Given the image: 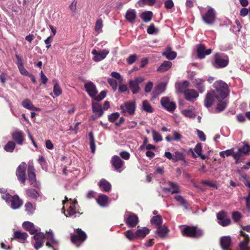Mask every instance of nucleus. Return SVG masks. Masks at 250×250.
I'll use <instances>...</instances> for the list:
<instances>
[{"mask_svg":"<svg viewBox=\"0 0 250 250\" xmlns=\"http://www.w3.org/2000/svg\"><path fill=\"white\" fill-rule=\"evenodd\" d=\"M182 232L183 235L194 238L200 237L203 234V232L202 229H197L194 227L189 226L185 227L182 230Z\"/></svg>","mask_w":250,"mask_h":250,"instance_id":"obj_6","label":"nucleus"},{"mask_svg":"<svg viewBox=\"0 0 250 250\" xmlns=\"http://www.w3.org/2000/svg\"><path fill=\"white\" fill-rule=\"evenodd\" d=\"M157 31L158 30L155 28L154 24H151L147 29V32L149 34H153L156 33Z\"/></svg>","mask_w":250,"mask_h":250,"instance_id":"obj_63","label":"nucleus"},{"mask_svg":"<svg viewBox=\"0 0 250 250\" xmlns=\"http://www.w3.org/2000/svg\"><path fill=\"white\" fill-rule=\"evenodd\" d=\"M238 151L244 154H248L250 152V146L245 145L238 148Z\"/></svg>","mask_w":250,"mask_h":250,"instance_id":"obj_57","label":"nucleus"},{"mask_svg":"<svg viewBox=\"0 0 250 250\" xmlns=\"http://www.w3.org/2000/svg\"><path fill=\"white\" fill-rule=\"evenodd\" d=\"M128 85L133 94H137L139 93L140 88L139 85L135 82L133 81L132 80L129 81Z\"/></svg>","mask_w":250,"mask_h":250,"instance_id":"obj_38","label":"nucleus"},{"mask_svg":"<svg viewBox=\"0 0 250 250\" xmlns=\"http://www.w3.org/2000/svg\"><path fill=\"white\" fill-rule=\"evenodd\" d=\"M16 147V144L13 141H9L4 146V150L7 152H13Z\"/></svg>","mask_w":250,"mask_h":250,"instance_id":"obj_42","label":"nucleus"},{"mask_svg":"<svg viewBox=\"0 0 250 250\" xmlns=\"http://www.w3.org/2000/svg\"><path fill=\"white\" fill-rule=\"evenodd\" d=\"M85 91L91 98H93L98 93V90L95 84L91 81H88L84 85Z\"/></svg>","mask_w":250,"mask_h":250,"instance_id":"obj_16","label":"nucleus"},{"mask_svg":"<svg viewBox=\"0 0 250 250\" xmlns=\"http://www.w3.org/2000/svg\"><path fill=\"white\" fill-rule=\"evenodd\" d=\"M25 210L27 214H33L36 210V204L32 203L30 202H27L24 205Z\"/></svg>","mask_w":250,"mask_h":250,"instance_id":"obj_33","label":"nucleus"},{"mask_svg":"<svg viewBox=\"0 0 250 250\" xmlns=\"http://www.w3.org/2000/svg\"><path fill=\"white\" fill-rule=\"evenodd\" d=\"M137 239H143L149 232V229L146 227H143L141 229H137L136 231Z\"/></svg>","mask_w":250,"mask_h":250,"instance_id":"obj_31","label":"nucleus"},{"mask_svg":"<svg viewBox=\"0 0 250 250\" xmlns=\"http://www.w3.org/2000/svg\"><path fill=\"white\" fill-rule=\"evenodd\" d=\"M174 199L178 202L180 205L184 207L186 209H188V205L186 200L181 195H176Z\"/></svg>","mask_w":250,"mask_h":250,"instance_id":"obj_49","label":"nucleus"},{"mask_svg":"<svg viewBox=\"0 0 250 250\" xmlns=\"http://www.w3.org/2000/svg\"><path fill=\"white\" fill-rule=\"evenodd\" d=\"M120 116L118 112H114L108 115V119L109 122L114 123Z\"/></svg>","mask_w":250,"mask_h":250,"instance_id":"obj_58","label":"nucleus"},{"mask_svg":"<svg viewBox=\"0 0 250 250\" xmlns=\"http://www.w3.org/2000/svg\"><path fill=\"white\" fill-rule=\"evenodd\" d=\"M65 200L63 201V207L62 208V212L65 214V216L75 217L77 214H79V212L77 210L78 204L76 200L68 199L66 196H65Z\"/></svg>","mask_w":250,"mask_h":250,"instance_id":"obj_1","label":"nucleus"},{"mask_svg":"<svg viewBox=\"0 0 250 250\" xmlns=\"http://www.w3.org/2000/svg\"><path fill=\"white\" fill-rule=\"evenodd\" d=\"M12 139L19 145H22L24 140V133L22 131L16 130L12 134Z\"/></svg>","mask_w":250,"mask_h":250,"instance_id":"obj_21","label":"nucleus"},{"mask_svg":"<svg viewBox=\"0 0 250 250\" xmlns=\"http://www.w3.org/2000/svg\"><path fill=\"white\" fill-rule=\"evenodd\" d=\"M226 213L223 211H220L217 214V218L218 220V223L223 226L226 227L230 224V219L229 218H226Z\"/></svg>","mask_w":250,"mask_h":250,"instance_id":"obj_19","label":"nucleus"},{"mask_svg":"<svg viewBox=\"0 0 250 250\" xmlns=\"http://www.w3.org/2000/svg\"><path fill=\"white\" fill-rule=\"evenodd\" d=\"M89 143H90V148L92 153H94L96 149V145L95 144V140L94 135L92 132L89 133Z\"/></svg>","mask_w":250,"mask_h":250,"instance_id":"obj_45","label":"nucleus"},{"mask_svg":"<svg viewBox=\"0 0 250 250\" xmlns=\"http://www.w3.org/2000/svg\"><path fill=\"white\" fill-rule=\"evenodd\" d=\"M231 240L229 236H225L220 239L221 246L223 250H231L229 248L231 246Z\"/></svg>","mask_w":250,"mask_h":250,"instance_id":"obj_23","label":"nucleus"},{"mask_svg":"<svg viewBox=\"0 0 250 250\" xmlns=\"http://www.w3.org/2000/svg\"><path fill=\"white\" fill-rule=\"evenodd\" d=\"M46 232L47 235L46 236V246L53 250H58L59 242L55 238L53 231L51 229H49Z\"/></svg>","mask_w":250,"mask_h":250,"instance_id":"obj_8","label":"nucleus"},{"mask_svg":"<svg viewBox=\"0 0 250 250\" xmlns=\"http://www.w3.org/2000/svg\"><path fill=\"white\" fill-rule=\"evenodd\" d=\"M207 11L201 13L202 19L207 24L212 25L216 20V12L213 8L209 6H207Z\"/></svg>","mask_w":250,"mask_h":250,"instance_id":"obj_5","label":"nucleus"},{"mask_svg":"<svg viewBox=\"0 0 250 250\" xmlns=\"http://www.w3.org/2000/svg\"><path fill=\"white\" fill-rule=\"evenodd\" d=\"M1 198L13 209L19 208L22 204V201L17 195L11 196L9 193H6L1 195Z\"/></svg>","mask_w":250,"mask_h":250,"instance_id":"obj_4","label":"nucleus"},{"mask_svg":"<svg viewBox=\"0 0 250 250\" xmlns=\"http://www.w3.org/2000/svg\"><path fill=\"white\" fill-rule=\"evenodd\" d=\"M53 82H56L54 85V87H53V94L55 95V96H54L52 95V94H51V95L53 98H55V97H58L59 96H60L62 93V90L61 87L60 86L58 83H57V81L54 80Z\"/></svg>","mask_w":250,"mask_h":250,"instance_id":"obj_40","label":"nucleus"},{"mask_svg":"<svg viewBox=\"0 0 250 250\" xmlns=\"http://www.w3.org/2000/svg\"><path fill=\"white\" fill-rule=\"evenodd\" d=\"M92 109L93 112L95 115H97L98 117H101L104 113V111L102 105L98 103L92 102Z\"/></svg>","mask_w":250,"mask_h":250,"instance_id":"obj_26","label":"nucleus"},{"mask_svg":"<svg viewBox=\"0 0 250 250\" xmlns=\"http://www.w3.org/2000/svg\"><path fill=\"white\" fill-rule=\"evenodd\" d=\"M26 164L22 162L17 167L16 175L18 180L22 184H24L26 181Z\"/></svg>","mask_w":250,"mask_h":250,"instance_id":"obj_11","label":"nucleus"},{"mask_svg":"<svg viewBox=\"0 0 250 250\" xmlns=\"http://www.w3.org/2000/svg\"><path fill=\"white\" fill-rule=\"evenodd\" d=\"M137 17L136 12L135 10L130 9L126 12L125 18L130 22H133Z\"/></svg>","mask_w":250,"mask_h":250,"instance_id":"obj_30","label":"nucleus"},{"mask_svg":"<svg viewBox=\"0 0 250 250\" xmlns=\"http://www.w3.org/2000/svg\"><path fill=\"white\" fill-rule=\"evenodd\" d=\"M241 234L244 236H245V240L241 242L239 244V248L240 250H246L248 246L249 243V236L245 233L241 231Z\"/></svg>","mask_w":250,"mask_h":250,"instance_id":"obj_41","label":"nucleus"},{"mask_svg":"<svg viewBox=\"0 0 250 250\" xmlns=\"http://www.w3.org/2000/svg\"><path fill=\"white\" fill-rule=\"evenodd\" d=\"M161 104L165 109L169 112H173L176 108L175 103L167 97H164L161 98Z\"/></svg>","mask_w":250,"mask_h":250,"instance_id":"obj_13","label":"nucleus"},{"mask_svg":"<svg viewBox=\"0 0 250 250\" xmlns=\"http://www.w3.org/2000/svg\"><path fill=\"white\" fill-rule=\"evenodd\" d=\"M152 133L153 139L155 142L158 143L162 141V137L159 133H158L154 130H153L152 131Z\"/></svg>","mask_w":250,"mask_h":250,"instance_id":"obj_56","label":"nucleus"},{"mask_svg":"<svg viewBox=\"0 0 250 250\" xmlns=\"http://www.w3.org/2000/svg\"><path fill=\"white\" fill-rule=\"evenodd\" d=\"M103 26V24L102 20L101 19H98L95 23V31L96 32L100 33L101 31Z\"/></svg>","mask_w":250,"mask_h":250,"instance_id":"obj_55","label":"nucleus"},{"mask_svg":"<svg viewBox=\"0 0 250 250\" xmlns=\"http://www.w3.org/2000/svg\"><path fill=\"white\" fill-rule=\"evenodd\" d=\"M232 217L235 222H238L242 218V215L238 211H234L232 214Z\"/></svg>","mask_w":250,"mask_h":250,"instance_id":"obj_62","label":"nucleus"},{"mask_svg":"<svg viewBox=\"0 0 250 250\" xmlns=\"http://www.w3.org/2000/svg\"><path fill=\"white\" fill-rule=\"evenodd\" d=\"M44 238L45 234L43 232H40L35 234L33 236L35 242H33L32 244L35 249L38 250L43 246Z\"/></svg>","mask_w":250,"mask_h":250,"instance_id":"obj_15","label":"nucleus"},{"mask_svg":"<svg viewBox=\"0 0 250 250\" xmlns=\"http://www.w3.org/2000/svg\"><path fill=\"white\" fill-rule=\"evenodd\" d=\"M107 82L110 85L114 91H116L117 90L118 84L117 81L115 80L112 78H108L107 79Z\"/></svg>","mask_w":250,"mask_h":250,"instance_id":"obj_59","label":"nucleus"},{"mask_svg":"<svg viewBox=\"0 0 250 250\" xmlns=\"http://www.w3.org/2000/svg\"><path fill=\"white\" fill-rule=\"evenodd\" d=\"M215 90L212 91L220 99H225L229 94V88L227 84L222 81H218L213 83Z\"/></svg>","mask_w":250,"mask_h":250,"instance_id":"obj_2","label":"nucleus"},{"mask_svg":"<svg viewBox=\"0 0 250 250\" xmlns=\"http://www.w3.org/2000/svg\"><path fill=\"white\" fill-rule=\"evenodd\" d=\"M171 48L169 46L167 47L165 50L162 53V55L165 56L167 59L170 60L174 59L177 56V53L175 51L171 50Z\"/></svg>","mask_w":250,"mask_h":250,"instance_id":"obj_27","label":"nucleus"},{"mask_svg":"<svg viewBox=\"0 0 250 250\" xmlns=\"http://www.w3.org/2000/svg\"><path fill=\"white\" fill-rule=\"evenodd\" d=\"M172 66V62L169 61H164L158 68L157 71L164 72L167 71Z\"/></svg>","mask_w":250,"mask_h":250,"instance_id":"obj_36","label":"nucleus"},{"mask_svg":"<svg viewBox=\"0 0 250 250\" xmlns=\"http://www.w3.org/2000/svg\"><path fill=\"white\" fill-rule=\"evenodd\" d=\"M184 94L185 99L189 101H191L197 98L199 96L197 91L192 89H187V90H185Z\"/></svg>","mask_w":250,"mask_h":250,"instance_id":"obj_22","label":"nucleus"},{"mask_svg":"<svg viewBox=\"0 0 250 250\" xmlns=\"http://www.w3.org/2000/svg\"><path fill=\"white\" fill-rule=\"evenodd\" d=\"M21 105L23 107L29 110L38 111L39 108L35 107L32 104L31 101L28 99H25L22 103Z\"/></svg>","mask_w":250,"mask_h":250,"instance_id":"obj_35","label":"nucleus"},{"mask_svg":"<svg viewBox=\"0 0 250 250\" xmlns=\"http://www.w3.org/2000/svg\"><path fill=\"white\" fill-rule=\"evenodd\" d=\"M234 150V148H232L229 149H227L224 151H220L219 152V155L221 157L225 158L226 157H229L230 156H232L233 151Z\"/></svg>","mask_w":250,"mask_h":250,"instance_id":"obj_53","label":"nucleus"},{"mask_svg":"<svg viewBox=\"0 0 250 250\" xmlns=\"http://www.w3.org/2000/svg\"><path fill=\"white\" fill-rule=\"evenodd\" d=\"M28 237V234L25 232L16 231L14 233V237L21 242H24Z\"/></svg>","mask_w":250,"mask_h":250,"instance_id":"obj_34","label":"nucleus"},{"mask_svg":"<svg viewBox=\"0 0 250 250\" xmlns=\"http://www.w3.org/2000/svg\"><path fill=\"white\" fill-rule=\"evenodd\" d=\"M109 53V50L108 49H103L100 51L94 49L92 51V54L94 55L93 60L96 62L101 61L106 58Z\"/></svg>","mask_w":250,"mask_h":250,"instance_id":"obj_17","label":"nucleus"},{"mask_svg":"<svg viewBox=\"0 0 250 250\" xmlns=\"http://www.w3.org/2000/svg\"><path fill=\"white\" fill-rule=\"evenodd\" d=\"M185 159V155L183 153L179 151H175L173 154V162Z\"/></svg>","mask_w":250,"mask_h":250,"instance_id":"obj_51","label":"nucleus"},{"mask_svg":"<svg viewBox=\"0 0 250 250\" xmlns=\"http://www.w3.org/2000/svg\"><path fill=\"white\" fill-rule=\"evenodd\" d=\"M87 235L84 231L80 229H76V233L71 235V240L72 242L79 246L86 239Z\"/></svg>","mask_w":250,"mask_h":250,"instance_id":"obj_7","label":"nucleus"},{"mask_svg":"<svg viewBox=\"0 0 250 250\" xmlns=\"http://www.w3.org/2000/svg\"><path fill=\"white\" fill-rule=\"evenodd\" d=\"M219 101L217 105L216 108V110L218 112H220L226 108L227 106V103L225 101H220V99L218 100Z\"/></svg>","mask_w":250,"mask_h":250,"instance_id":"obj_50","label":"nucleus"},{"mask_svg":"<svg viewBox=\"0 0 250 250\" xmlns=\"http://www.w3.org/2000/svg\"><path fill=\"white\" fill-rule=\"evenodd\" d=\"M124 218L126 224L129 227H135L138 223V216L132 212L126 211L124 216Z\"/></svg>","mask_w":250,"mask_h":250,"instance_id":"obj_14","label":"nucleus"},{"mask_svg":"<svg viewBox=\"0 0 250 250\" xmlns=\"http://www.w3.org/2000/svg\"><path fill=\"white\" fill-rule=\"evenodd\" d=\"M151 223L155 224L157 226H160L163 222V220L161 216L158 215L153 216L151 219Z\"/></svg>","mask_w":250,"mask_h":250,"instance_id":"obj_52","label":"nucleus"},{"mask_svg":"<svg viewBox=\"0 0 250 250\" xmlns=\"http://www.w3.org/2000/svg\"><path fill=\"white\" fill-rule=\"evenodd\" d=\"M220 99L218 97H216L214 92L211 91L208 92L207 95L204 101V105L207 107L209 108L212 106L215 100H219Z\"/></svg>","mask_w":250,"mask_h":250,"instance_id":"obj_20","label":"nucleus"},{"mask_svg":"<svg viewBox=\"0 0 250 250\" xmlns=\"http://www.w3.org/2000/svg\"><path fill=\"white\" fill-rule=\"evenodd\" d=\"M136 108L135 102L133 101L126 102L120 105L122 113L124 114L127 113L129 115H132L134 114Z\"/></svg>","mask_w":250,"mask_h":250,"instance_id":"obj_9","label":"nucleus"},{"mask_svg":"<svg viewBox=\"0 0 250 250\" xmlns=\"http://www.w3.org/2000/svg\"><path fill=\"white\" fill-rule=\"evenodd\" d=\"M153 17V13L150 11H146L143 12L141 15V18L145 22H148L150 21Z\"/></svg>","mask_w":250,"mask_h":250,"instance_id":"obj_37","label":"nucleus"},{"mask_svg":"<svg viewBox=\"0 0 250 250\" xmlns=\"http://www.w3.org/2000/svg\"><path fill=\"white\" fill-rule=\"evenodd\" d=\"M167 184L172 188L171 190V194H173L175 193H178L180 192V187L179 185L175 183H173L170 181L167 182Z\"/></svg>","mask_w":250,"mask_h":250,"instance_id":"obj_46","label":"nucleus"},{"mask_svg":"<svg viewBox=\"0 0 250 250\" xmlns=\"http://www.w3.org/2000/svg\"><path fill=\"white\" fill-rule=\"evenodd\" d=\"M169 231V229L164 226H159L156 230L155 231V233L160 238H165L168 232Z\"/></svg>","mask_w":250,"mask_h":250,"instance_id":"obj_28","label":"nucleus"},{"mask_svg":"<svg viewBox=\"0 0 250 250\" xmlns=\"http://www.w3.org/2000/svg\"><path fill=\"white\" fill-rule=\"evenodd\" d=\"M188 82L187 81L176 83V86L178 92L184 93V91L187 90L186 88L188 87Z\"/></svg>","mask_w":250,"mask_h":250,"instance_id":"obj_39","label":"nucleus"},{"mask_svg":"<svg viewBox=\"0 0 250 250\" xmlns=\"http://www.w3.org/2000/svg\"><path fill=\"white\" fill-rule=\"evenodd\" d=\"M212 52L211 49H206L204 44H200L197 46V54L198 58L203 59L205 56L210 54Z\"/></svg>","mask_w":250,"mask_h":250,"instance_id":"obj_18","label":"nucleus"},{"mask_svg":"<svg viewBox=\"0 0 250 250\" xmlns=\"http://www.w3.org/2000/svg\"><path fill=\"white\" fill-rule=\"evenodd\" d=\"M98 204L103 207H106L107 205L108 197L107 196L100 194L96 199Z\"/></svg>","mask_w":250,"mask_h":250,"instance_id":"obj_32","label":"nucleus"},{"mask_svg":"<svg viewBox=\"0 0 250 250\" xmlns=\"http://www.w3.org/2000/svg\"><path fill=\"white\" fill-rule=\"evenodd\" d=\"M142 109L148 113H152L153 111V108L150 104L146 100L143 102Z\"/></svg>","mask_w":250,"mask_h":250,"instance_id":"obj_48","label":"nucleus"},{"mask_svg":"<svg viewBox=\"0 0 250 250\" xmlns=\"http://www.w3.org/2000/svg\"><path fill=\"white\" fill-rule=\"evenodd\" d=\"M241 153L239 151L238 152H235L234 151H233L232 157L235 161L236 164H238L239 163V160L241 157Z\"/></svg>","mask_w":250,"mask_h":250,"instance_id":"obj_64","label":"nucleus"},{"mask_svg":"<svg viewBox=\"0 0 250 250\" xmlns=\"http://www.w3.org/2000/svg\"><path fill=\"white\" fill-rule=\"evenodd\" d=\"M136 232H133L132 230H127L125 232V235L127 239L130 241H133L137 239Z\"/></svg>","mask_w":250,"mask_h":250,"instance_id":"obj_47","label":"nucleus"},{"mask_svg":"<svg viewBox=\"0 0 250 250\" xmlns=\"http://www.w3.org/2000/svg\"><path fill=\"white\" fill-rule=\"evenodd\" d=\"M28 180L30 184L35 188H39L41 187V184L36 180V174L35 173V168L34 166L29 165L27 169Z\"/></svg>","mask_w":250,"mask_h":250,"instance_id":"obj_10","label":"nucleus"},{"mask_svg":"<svg viewBox=\"0 0 250 250\" xmlns=\"http://www.w3.org/2000/svg\"><path fill=\"white\" fill-rule=\"evenodd\" d=\"M229 62V56L223 53H216L214 55V59L211 64L216 69L223 68L227 67Z\"/></svg>","mask_w":250,"mask_h":250,"instance_id":"obj_3","label":"nucleus"},{"mask_svg":"<svg viewBox=\"0 0 250 250\" xmlns=\"http://www.w3.org/2000/svg\"><path fill=\"white\" fill-rule=\"evenodd\" d=\"M157 0H139L138 4L140 7H143L145 5L153 6L156 2Z\"/></svg>","mask_w":250,"mask_h":250,"instance_id":"obj_43","label":"nucleus"},{"mask_svg":"<svg viewBox=\"0 0 250 250\" xmlns=\"http://www.w3.org/2000/svg\"><path fill=\"white\" fill-rule=\"evenodd\" d=\"M106 92L105 90L102 91L98 95H96L93 98L96 101H100L105 97Z\"/></svg>","mask_w":250,"mask_h":250,"instance_id":"obj_60","label":"nucleus"},{"mask_svg":"<svg viewBox=\"0 0 250 250\" xmlns=\"http://www.w3.org/2000/svg\"><path fill=\"white\" fill-rule=\"evenodd\" d=\"M137 56L136 54L130 55L126 60L128 64L130 65L133 63L137 60Z\"/></svg>","mask_w":250,"mask_h":250,"instance_id":"obj_61","label":"nucleus"},{"mask_svg":"<svg viewBox=\"0 0 250 250\" xmlns=\"http://www.w3.org/2000/svg\"><path fill=\"white\" fill-rule=\"evenodd\" d=\"M202 147L200 143H198L194 148V151L197 154L196 155L192 151L193 157L194 158H197L199 155H201L202 153Z\"/></svg>","mask_w":250,"mask_h":250,"instance_id":"obj_54","label":"nucleus"},{"mask_svg":"<svg viewBox=\"0 0 250 250\" xmlns=\"http://www.w3.org/2000/svg\"><path fill=\"white\" fill-rule=\"evenodd\" d=\"M100 189L104 192H109L111 189L110 183L104 179H102L98 183Z\"/></svg>","mask_w":250,"mask_h":250,"instance_id":"obj_24","label":"nucleus"},{"mask_svg":"<svg viewBox=\"0 0 250 250\" xmlns=\"http://www.w3.org/2000/svg\"><path fill=\"white\" fill-rule=\"evenodd\" d=\"M182 114L186 117L189 118H195L196 117V114L192 110L189 109H186L182 111Z\"/></svg>","mask_w":250,"mask_h":250,"instance_id":"obj_44","label":"nucleus"},{"mask_svg":"<svg viewBox=\"0 0 250 250\" xmlns=\"http://www.w3.org/2000/svg\"><path fill=\"white\" fill-rule=\"evenodd\" d=\"M112 167L115 170L121 172L125 168V162L118 155H114L110 161Z\"/></svg>","mask_w":250,"mask_h":250,"instance_id":"obj_12","label":"nucleus"},{"mask_svg":"<svg viewBox=\"0 0 250 250\" xmlns=\"http://www.w3.org/2000/svg\"><path fill=\"white\" fill-rule=\"evenodd\" d=\"M26 194L28 197L37 200L38 198L42 195L41 191L36 190L33 188H29L26 190Z\"/></svg>","mask_w":250,"mask_h":250,"instance_id":"obj_25","label":"nucleus"},{"mask_svg":"<svg viewBox=\"0 0 250 250\" xmlns=\"http://www.w3.org/2000/svg\"><path fill=\"white\" fill-rule=\"evenodd\" d=\"M204 82L205 81L200 78L195 79L193 81L194 86L199 90L200 93H203L205 91V88Z\"/></svg>","mask_w":250,"mask_h":250,"instance_id":"obj_29","label":"nucleus"}]
</instances>
